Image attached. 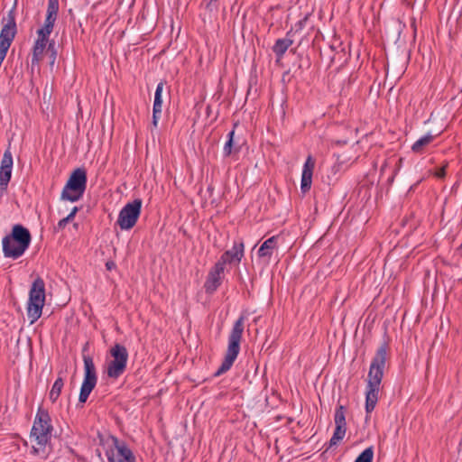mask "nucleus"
Segmentation results:
<instances>
[{
    "instance_id": "20e7f679",
    "label": "nucleus",
    "mask_w": 462,
    "mask_h": 462,
    "mask_svg": "<svg viewBox=\"0 0 462 462\" xmlns=\"http://www.w3.org/2000/svg\"><path fill=\"white\" fill-rule=\"evenodd\" d=\"M45 303V282L38 276L32 283L29 291L27 304V316L30 324L36 322L42 316V308Z\"/></svg>"
},
{
    "instance_id": "58836bf2",
    "label": "nucleus",
    "mask_w": 462,
    "mask_h": 462,
    "mask_svg": "<svg viewBox=\"0 0 462 462\" xmlns=\"http://www.w3.org/2000/svg\"><path fill=\"white\" fill-rule=\"evenodd\" d=\"M306 21H307V16H306L304 19H302V20L299 21V22L296 23V26H298V27H299V29H302V27L304 26V24H305Z\"/></svg>"
},
{
    "instance_id": "4be33fe9",
    "label": "nucleus",
    "mask_w": 462,
    "mask_h": 462,
    "mask_svg": "<svg viewBox=\"0 0 462 462\" xmlns=\"http://www.w3.org/2000/svg\"><path fill=\"white\" fill-rule=\"evenodd\" d=\"M346 409L344 405H338L336 408L334 415L335 426L346 427Z\"/></svg>"
},
{
    "instance_id": "2f4dec72",
    "label": "nucleus",
    "mask_w": 462,
    "mask_h": 462,
    "mask_svg": "<svg viewBox=\"0 0 462 462\" xmlns=\"http://www.w3.org/2000/svg\"><path fill=\"white\" fill-rule=\"evenodd\" d=\"M346 427L336 426L333 435H335L338 438H341L343 439L346 435Z\"/></svg>"
},
{
    "instance_id": "7ed1b4c3",
    "label": "nucleus",
    "mask_w": 462,
    "mask_h": 462,
    "mask_svg": "<svg viewBox=\"0 0 462 462\" xmlns=\"http://www.w3.org/2000/svg\"><path fill=\"white\" fill-rule=\"evenodd\" d=\"M87 171L84 168L75 169L69 175L60 194V200L77 202L84 195L87 189Z\"/></svg>"
},
{
    "instance_id": "ea45409f",
    "label": "nucleus",
    "mask_w": 462,
    "mask_h": 462,
    "mask_svg": "<svg viewBox=\"0 0 462 462\" xmlns=\"http://www.w3.org/2000/svg\"><path fill=\"white\" fill-rule=\"evenodd\" d=\"M411 26L413 29L414 36L416 35L417 28H416V20L412 18L411 21Z\"/></svg>"
},
{
    "instance_id": "412c9836",
    "label": "nucleus",
    "mask_w": 462,
    "mask_h": 462,
    "mask_svg": "<svg viewBox=\"0 0 462 462\" xmlns=\"http://www.w3.org/2000/svg\"><path fill=\"white\" fill-rule=\"evenodd\" d=\"M63 386H64L63 379L61 377H58L55 380V382L51 387V390L50 392V394H49V398L52 402H55L57 401V399L60 395Z\"/></svg>"
},
{
    "instance_id": "bb28decb",
    "label": "nucleus",
    "mask_w": 462,
    "mask_h": 462,
    "mask_svg": "<svg viewBox=\"0 0 462 462\" xmlns=\"http://www.w3.org/2000/svg\"><path fill=\"white\" fill-rule=\"evenodd\" d=\"M47 53L50 59V65L52 66L55 63L57 58V49L55 47V42L53 40L51 41L48 44Z\"/></svg>"
},
{
    "instance_id": "1a4fd4ad",
    "label": "nucleus",
    "mask_w": 462,
    "mask_h": 462,
    "mask_svg": "<svg viewBox=\"0 0 462 462\" xmlns=\"http://www.w3.org/2000/svg\"><path fill=\"white\" fill-rule=\"evenodd\" d=\"M110 355L113 357L107 365L106 374L109 378L117 379L125 371L128 361V351L121 344H116L110 349Z\"/></svg>"
},
{
    "instance_id": "f3484780",
    "label": "nucleus",
    "mask_w": 462,
    "mask_h": 462,
    "mask_svg": "<svg viewBox=\"0 0 462 462\" xmlns=\"http://www.w3.org/2000/svg\"><path fill=\"white\" fill-rule=\"evenodd\" d=\"M378 393L379 387L375 386H368L366 385L365 392V411L366 413H370L374 411L377 401H378Z\"/></svg>"
},
{
    "instance_id": "e433bc0d",
    "label": "nucleus",
    "mask_w": 462,
    "mask_h": 462,
    "mask_svg": "<svg viewBox=\"0 0 462 462\" xmlns=\"http://www.w3.org/2000/svg\"><path fill=\"white\" fill-rule=\"evenodd\" d=\"M42 28L45 31V32H47L48 34L51 35V33L52 32L54 27L51 26V25H47V24L44 23Z\"/></svg>"
},
{
    "instance_id": "2eb2a0df",
    "label": "nucleus",
    "mask_w": 462,
    "mask_h": 462,
    "mask_svg": "<svg viewBox=\"0 0 462 462\" xmlns=\"http://www.w3.org/2000/svg\"><path fill=\"white\" fill-rule=\"evenodd\" d=\"M314 162L310 156L306 160L301 174L300 190L306 194L311 188Z\"/></svg>"
},
{
    "instance_id": "49530a36",
    "label": "nucleus",
    "mask_w": 462,
    "mask_h": 462,
    "mask_svg": "<svg viewBox=\"0 0 462 462\" xmlns=\"http://www.w3.org/2000/svg\"><path fill=\"white\" fill-rule=\"evenodd\" d=\"M33 452H34L35 454H37V453H39V449H38L37 448H34V447H33Z\"/></svg>"
},
{
    "instance_id": "09e8293b",
    "label": "nucleus",
    "mask_w": 462,
    "mask_h": 462,
    "mask_svg": "<svg viewBox=\"0 0 462 462\" xmlns=\"http://www.w3.org/2000/svg\"><path fill=\"white\" fill-rule=\"evenodd\" d=\"M411 216L412 217H415L414 212H411Z\"/></svg>"
},
{
    "instance_id": "f03ea898",
    "label": "nucleus",
    "mask_w": 462,
    "mask_h": 462,
    "mask_svg": "<svg viewBox=\"0 0 462 462\" xmlns=\"http://www.w3.org/2000/svg\"><path fill=\"white\" fill-rule=\"evenodd\" d=\"M244 322L245 316L241 315L234 323V326L228 336V346L225 358L221 365L214 374V376H219L226 373L232 367L234 362L237 358V356L240 352V342L244 332Z\"/></svg>"
},
{
    "instance_id": "a878e982",
    "label": "nucleus",
    "mask_w": 462,
    "mask_h": 462,
    "mask_svg": "<svg viewBox=\"0 0 462 462\" xmlns=\"http://www.w3.org/2000/svg\"><path fill=\"white\" fill-rule=\"evenodd\" d=\"M234 135H235V130L230 131L227 134V140L223 148V155L225 157L230 156L233 152Z\"/></svg>"
},
{
    "instance_id": "c9c22d12",
    "label": "nucleus",
    "mask_w": 462,
    "mask_h": 462,
    "mask_svg": "<svg viewBox=\"0 0 462 462\" xmlns=\"http://www.w3.org/2000/svg\"><path fill=\"white\" fill-rule=\"evenodd\" d=\"M436 176L439 179L444 178L446 176V169H445V167H441V168L438 169L437 171H436Z\"/></svg>"
},
{
    "instance_id": "c85d7f7f",
    "label": "nucleus",
    "mask_w": 462,
    "mask_h": 462,
    "mask_svg": "<svg viewBox=\"0 0 462 462\" xmlns=\"http://www.w3.org/2000/svg\"><path fill=\"white\" fill-rule=\"evenodd\" d=\"M341 440H342L341 438L332 435L331 439H329V441L328 443L326 449L322 453V456L327 454L332 448H336Z\"/></svg>"
},
{
    "instance_id": "f257e3e1",
    "label": "nucleus",
    "mask_w": 462,
    "mask_h": 462,
    "mask_svg": "<svg viewBox=\"0 0 462 462\" xmlns=\"http://www.w3.org/2000/svg\"><path fill=\"white\" fill-rule=\"evenodd\" d=\"M32 236L28 228L21 224L13 226L9 235L3 238V253L5 257L18 259L28 249Z\"/></svg>"
},
{
    "instance_id": "37998d69",
    "label": "nucleus",
    "mask_w": 462,
    "mask_h": 462,
    "mask_svg": "<svg viewBox=\"0 0 462 462\" xmlns=\"http://www.w3.org/2000/svg\"><path fill=\"white\" fill-rule=\"evenodd\" d=\"M64 218H65V220L68 222V224H69L70 221H72V220L74 219V218H72V217H69V216H67V217H64Z\"/></svg>"
},
{
    "instance_id": "5701e85b",
    "label": "nucleus",
    "mask_w": 462,
    "mask_h": 462,
    "mask_svg": "<svg viewBox=\"0 0 462 462\" xmlns=\"http://www.w3.org/2000/svg\"><path fill=\"white\" fill-rule=\"evenodd\" d=\"M165 81L162 80L157 84L155 93H154V100L152 107L162 108V91L165 85Z\"/></svg>"
},
{
    "instance_id": "9b49d317",
    "label": "nucleus",
    "mask_w": 462,
    "mask_h": 462,
    "mask_svg": "<svg viewBox=\"0 0 462 462\" xmlns=\"http://www.w3.org/2000/svg\"><path fill=\"white\" fill-rule=\"evenodd\" d=\"M17 32L16 22L13 10L8 14V21L0 32V52L7 53Z\"/></svg>"
},
{
    "instance_id": "423d86ee",
    "label": "nucleus",
    "mask_w": 462,
    "mask_h": 462,
    "mask_svg": "<svg viewBox=\"0 0 462 462\" xmlns=\"http://www.w3.org/2000/svg\"><path fill=\"white\" fill-rule=\"evenodd\" d=\"M108 462H135V457L125 441L115 436H108L103 440Z\"/></svg>"
},
{
    "instance_id": "de8ad7c7",
    "label": "nucleus",
    "mask_w": 462,
    "mask_h": 462,
    "mask_svg": "<svg viewBox=\"0 0 462 462\" xmlns=\"http://www.w3.org/2000/svg\"><path fill=\"white\" fill-rule=\"evenodd\" d=\"M401 225H404V219L401 220Z\"/></svg>"
},
{
    "instance_id": "9d476101",
    "label": "nucleus",
    "mask_w": 462,
    "mask_h": 462,
    "mask_svg": "<svg viewBox=\"0 0 462 462\" xmlns=\"http://www.w3.org/2000/svg\"><path fill=\"white\" fill-rule=\"evenodd\" d=\"M142 205V199H135L123 207L116 221L122 230H130L135 226L141 215Z\"/></svg>"
},
{
    "instance_id": "6e6552de",
    "label": "nucleus",
    "mask_w": 462,
    "mask_h": 462,
    "mask_svg": "<svg viewBox=\"0 0 462 462\" xmlns=\"http://www.w3.org/2000/svg\"><path fill=\"white\" fill-rule=\"evenodd\" d=\"M387 346V343L383 342L378 347L374 356L372 359L367 376L368 386L380 387L383 376V369L385 367Z\"/></svg>"
},
{
    "instance_id": "f704fd0d",
    "label": "nucleus",
    "mask_w": 462,
    "mask_h": 462,
    "mask_svg": "<svg viewBox=\"0 0 462 462\" xmlns=\"http://www.w3.org/2000/svg\"><path fill=\"white\" fill-rule=\"evenodd\" d=\"M68 225V222L65 220V218L60 219L57 226H55V230H61Z\"/></svg>"
},
{
    "instance_id": "4c0bfd02",
    "label": "nucleus",
    "mask_w": 462,
    "mask_h": 462,
    "mask_svg": "<svg viewBox=\"0 0 462 462\" xmlns=\"http://www.w3.org/2000/svg\"><path fill=\"white\" fill-rule=\"evenodd\" d=\"M78 212H79V208H78V207H74V208L71 209L70 213H69L68 216H69V217H71L72 218H74V217H75V216H76V214H77Z\"/></svg>"
},
{
    "instance_id": "b1692460",
    "label": "nucleus",
    "mask_w": 462,
    "mask_h": 462,
    "mask_svg": "<svg viewBox=\"0 0 462 462\" xmlns=\"http://www.w3.org/2000/svg\"><path fill=\"white\" fill-rule=\"evenodd\" d=\"M220 0H203L201 6L210 14H217L219 9Z\"/></svg>"
},
{
    "instance_id": "79ce46f5",
    "label": "nucleus",
    "mask_w": 462,
    "mask_h": 462,
    "mask_svg": "<svg viewBox=\"0 0 462 462\" xmlns=\"http://www.w3.org/2000/svg\"><path fill=\"white\" fill-rule=\"evenodd\" d=\"M207 191H208L210 195H212V193H213V191H214V187H213L212 185H209V186L208 187Z\"/></svg>"
},
{
    "instance_id": "ddd939ff",
    "label": "nucleus",
    "mask_w": 462,
    "mask_h": 462,
    "mask_svg": "<svg viewBox=\"0 0 462 462\" xmlns=\"http://www.w3.org/2000/svg\"><path fill=\"white\" fill-rule=\"evenodd\" d=\"M245 254V245L243 241L235 242L230 250H226L216 263L217 265L224 267L226 264H239Z\"/></svg>"
},
{
    "instance_id": "4468645a",
    "label": "nucleus",
    "mask_w": 462,
    "mask_h": 462,
    "mask_svg": "<svg viewBox=\"0 0 462 462\" xmlns=\"http://www.w3.org/2000/svg\"><path fill=\"white\" fill-rule=\"evenodd\" d=\"M224 273V267H220L215 263V265L209 271L206 282L204 283V289L206 293L213 294L222 282V274Z\"/></svg>"
},
{
    "instance_id": "f8f14e48",
    "label": "nucleus",
    "mask_w": 462,
    "mask_h": 462,
    "mask_svg": "<svg viewBox=\"0 0 462 462\" xmlns=\"http://www.w3.org/2000/svg\"><path fill=\"white\" fill-rule=\"evenodd\" d=\"M13 155L10 148H7L3 155L0 166V199L7 190L8 183L12 177Z\"/></svg>"
},
{
    "instance_id": "cd10ccee",
    "label": "nucleus",
    "mask_w": 462,
    "mask_h": 462,
    "mask_svg": "<svg viewBox=\"0 0 462 462\" xmlns=\"http://www.w3.org/2000/svg\"><path fill=\"white\" fill-rule=\"evenodd\" d=\"M59 0H48L47 14L58 16Z\"/></svg>"
},
{
    "instance_id": "aec40b11",
    "label": "nucleus",
    "mask_w": 462,
    "mask_h": 462,
    "mask_svg": "<svg viewBox=\"0 0 462 462\" xmlns=\"http://www.w3.org/2000/svg\"><path fill=\"white\" fill-rule=\"evenodd\" d=\"M434 135L431 134H427L424 136L420 137L419 140H417L411 146V151L414 153H420L423 152L424 148L429 145L433 140Z\"/></svg>"
},
{
    "instance_id": "a19ab883",
    "label": "nucleus",
    "mask_w": 462,
    "mask_h": 462,
    "mask_svg": "<svg viewBox=\"0 0 462 462\" xmlns=\"http://www.w3.org/2000/svg\"><path fill=\"white\" fill-rule=\"evenodd\" d=\"M116 266L115 263L114 262H107L106 263V267L107 270H111L112 268H114Z\"/></svg>"
},
{
    "instance_id": "c03bdc74",
    "label": "nucleus",
    "mask_w": 462,
    "mask_h": 462,
    "mask_svg": "<svg viewBox=\"0 0 462 462\" xmlns=\"http://www.w3.org/2000/svg\"><path fill=\"white\" fill-rule=\"evenodd\" d=\"M403 322H404V313H402L401 315V324L402 325Z\"/></svg>"
},
{
    "instance_id": "0eeeda50",
    "label": "nucleus",
    "mask_w": 462,
    "mask_h": 462,
    "mask_svg": "<svg viewBox=\"0 0 462 462\" xmlns=\"http://www.w3.org/2000/svg\"><path fill=\"white\" fill-rule=\"evenodd\" d=\"M84 378L80 387L77 407L82 408L88 399L91 392L97 385V375L93 358L88 355H83Z\"/></svg>"
},
{
    "instance_id": "473e14b6",
    "label": "nucleus",
    "mask_w": 462,
    "mask_h": 462,
    "mask_svg": "<svg viewBox=\"0 0 462 462\" xmlns=\"http://www.w3.org/2000/svg\"><path fill=\"white\" fill-rule=\"evenodd\" d=\"M37 33V40H42V41H48V42H51L49 40L50 38V34H48L47 32H45V31L42 29V28H40L37 30L36 32Z\"/></svg>"
},
{
    "instance_id": "a211bd4d",
    "label": "nucleus",
    "mask_w": 462,
    "mask_h": 462,
    "mask_svg": "<svg viewBox=\"0 0 462 462\" xmlns=\"http://www.w3.org/2000/svg\"><path fill=\"white\" fill-rule=\"evenodd\" d=\"M50 42L37 40L34 42L32 46V65L39 64L43 55L44 50L47 49Z\"/></svg>"
},
{
    "instance_id": "c756f323",
    "label": "nucleus",
    "mask_w": 462,
    "mask_h": 462,
    "mask_svg": "<svg viewBox=\"0 0 462 462\" xmlns=\"http://www.w3.org/2000/svg\"><path fill=\"white\" fill-rule=\"evenodd\" d=\"M162 108L152 107V125L156 128L161 118Z\"/></svg>"
},
{
    "instance_id": "7c9ffc66",
    "label": "nucleus",
    "mask_w": 462,
    "mask_h": 462,
    "mask_svg": "<svg viewBox=\"0 0 462 462\" xmlns=\"http://www.w3.org/2000/svg\"><path fill=\"white\" fill-rule=\"evenodd\" d=\"M162 108L152 107V125L156 128L161 118Z\"/></svg>"
},
{
    "instance_id": "72a5a7b5",
    "label": "nucleus",
    "mask_w": 462,
    "mask_h": 462,
    "mask_svg": "<svg viewBox=\"0 0 462 462\" xmlns=\"http://www.w3.org/2000/svg\"><path fill=\"white\" fill-rule=\"evenodd\" d=\"M56 20H57V16L46 14V18H45L44 23L54 27Z\"/></svg>"
},
{
    "instance_id": "dca6fc26",
    "label": "nucleus",
    "mask_w": 462,
    "mask_h": 462,
    "mask_svg": "<svg viewBox=\"0 0 462 462\" xmlns=\"http://www.w3.org/2000/svg\"><path fill=\"white\" fill-rule=\"evenodd\" d=\"M291 33V30L287 32L286 36H290ZM292 43L293 41L288 37L277 39L273 46V51L278 59H282Z\"/></svg>"
},
{
    "instance_id": "8fccbe9b",
    "label": "nucleus",
    "mask_w": 462,
    "mask_h": 462,
    "mask_svg": "<svg viewBox=\"0 0 462 462\" xmlns=\"http://www.w3.org/2000/svg\"><path fill=\"white\" fill-rule=\"evenodd\" d=\"M459 249H462V242H461V245H459Z\"/></svg>"
},
{
    "instance_id": "393cba45",
    "label": "nucleus",
    "mask_w": 462,
    "mask_h": 462,
    "mask_svg": "<svg viewBox=\"0 0 462 462\" xmlns=\"http://www.w3.org/2000/svg\"><path fill=\"white\" fill-rule=\"evenodd\" d=\"M374 447L370 446L363 450L354 462H373Z\"/></svg>"
},
{
    "instance_id": "6ab92c4d",
    "label": "nucleus",
    "mask_w": 462,
    "mask_h": 462,
    "mask_svg": "<svg viewBox=\"0 0 462 462\" xmlns=\"http://www.w3.org/2000/svg\"><path fill=\"white\" fill-rule=\"evenodd\" d=\"M277 236H272L265 240L258 249L259 257H271L273 250L276 247Z\"/></svg>"
},
{
    "instance_id": "a18cd8bd",
    "label": "nucleus",
    "mask_w": 462,
    "mask_h": 462,
    "mask_svg": "<svg viewBox=\"0 0 462 462\" xmlns=\"http://www.w3.org/2000/svg\"><path fill=\"white\" fill-rule=\"evenodd\" d=\"M402 161V158H400V159H399V163H400V164H399V166H398V171H400V169H401Z\"/></svg>"
},
{
    "instance_id": "39448f33",
    "label": "nucleus",
    "mask_w": 462,
    "mask_h": 462,
    "mask_svg": "<svg viewBox=\"0 0 462 462\" xmlns=\"http://www.w3.org/2000/svg\"><path fill=\"white\" fill-rule=\"evenodd\" d=\"M52 430L53 427L48 411L39 408L31 430V438L36 441L37 445L44 448L51 440Z\"/></svg>"
}]
</instances>
